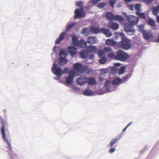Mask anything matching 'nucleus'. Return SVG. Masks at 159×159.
Here are the masks:
<instances>
[{"mask_svg":"<svg viewBox=\"0 0 159 159\" xmlns=\"http://www.w3.org/2000/svg\"><path fill=\"white\" fill-rule=\"evenodd\" d=\"M74 25L75 24L74 23L71 24L67 25L66 28V31H68L69 30H70L73 27Z\"/></svg>","mask_w":159,"mask_h":159,"instance_id":"nucleus-39","label":"nucleus"},{"mask_svg":"<svg viewBox=\"0 0 159 159\" xmlns=\"http://www.w3.org/2000/svg\"><path fill=\"white\" fill-rule=\"evenodd\" d=\"M132 123V122H130V123H129L127 125V126L125 128H124L123 129V131H122V132H125L126 130V129H127V128L128 127V126H129Z\"/></svg>","mask_w":159,"mask_h":159,"instance_id":"nucleus-47","label":"nucleus"},{"mask_svg":"<svg viewBox=\"0 0 159 159\" xmlns=\"http://www.w3.org/2000/svg\"><path fill=\"white\" fill-rule=\"evenodd\" d=\"M148 25L151 26L152 28H153L154 29L156 28V26L154 20L152 19H150L148 20Z\"/></svg>","mask_w":159,"mask_h":159,"instance_id":"nucleus-31","label":"nucleus"},{"mask_svg":"<svg viewBox=\"0 0 159 159\" xmlns=\"http://www.w3.org/2000/svg\"><path fill=\"white\" fill-rule=\"evenodd\" d=\"M65 35V32H62L59 35L58 39H56L55 41V43L56 44H59Z\"/></svg>","mask_w":159,"mask_h":159,"instance_id":"nucleus-22","label":"nucleus"},{"mask_svg":"<svg viewBox=\"0 0 159 159\" xmlns=\"http://www.w3.org/2000/svg\"><path fill=\"white\" fill-rule=\"evenodd\" d=\"M133 7L134 6L132 5H131L129 6V9L131 10H133Z\"/></svg>","mask_w":159,"mask_h":159,"instance_id":"nucleus-52","label":"nucleus"},{"mask_svg":"<svg viewBox=\"0 0 159 159\" xmlns=\"http://www.w3.org/2000/svg\"><path fill=\"white\" fill-rule=\"evenodd\" d=\"M90 32L92 34H98L101 32V29L97 27H94L89 28Z\"/></svg>","mask_w":159,"mask_h":159,"instance_id":"nucleus-18","label":"nucleus"},{"mask_svg":"<svg viewBox=\"0 0 159 159\" xmlns=\"http://www.w3.org/2000/svg\"><path fill=\"white\" fill-rule=\"evenodd\" d=\"M127 20L132 25H136L138 22V18L133 15H131L127 17Z\"/></svg>","mask_w":159,"mask_h":159,"instance_id":"nucleus-9","label":"nucleus"},{"mask_svg":"<svg viewBox=\"0 0 159 159\" xmlns=\"http://www.w3.org/2000/svg\"><path fill=\"white\" fill-rule=\"evenodd\" d=\"M105 53H110L112 52V48L110 47H105L103 49Z\"/></svg>","mask_w":159,"mask_h":159,"instance_id":"nucleus-34","label":"nucleus"},{"mask_svg":"<svg viewBox=\"0 0 159 159\" xmlns=\"http://www.w3.org/2000/svg\"><path fill=\"white\" fill-rule=\"evenodd\" d=\"M87 83L91 85H94L97 83L95 79L93 77L89 78L88 79H87Z\"/></svg>","mask_w":159,"mask_h":159,"instance_id":"nucleus-20","label":"nucleus"},{"mask_svg":"<svg viewBox=\"0 0 159 159\" xmlns=\"http://www.w3.org/2000/svg\"><path fill=\"white\" fill-rule=\"evenodd\" d=\"M80 55L82 59H85L88 57V54L87 51L84 50H82L80 52Z\"/></svg>","mask_w":159,"mask_h":159,"instance_id":"nucleus-21","label":"nucleus"},{"mask_svg":"<svg viewBox=\"0 0 159 159\" xmlns=\"http://www.w3.org/2000/svg\"><path fill=\"white\" fill-rule=\"evenodd\" d=\"M107 56L111 59L116 60V55H115L114 52L112 51L107 54Z\"/></svg>","mask_w":159,"mask_h":159,"instance_id":"nucleus-33","label":"nucleus"},{"mask_svg":"<svg viewBox=\"0 0 159 159\" xmlns=\"http://www.w3.org/2000/svg\"><path fill=\"white\" fill-rule=\"evenodd\" d=\"M140 5L139 4H136L134 8L137 11H139L140 9Z\"/></svg>","mask_w":159,"mask_h":159,"instance_id":"nucleus-43","label":"nucleus"},{"mask_svg":"<svg viewBox=\"0 0 159 159\" xmlns=\"http://www.w3.org/2000/svg\"><path fill=\"white\" fill-rule=\"evenodd\" d=\"M121 136L120 135L118 138H115L112 139L110 143V147H112L113 145L116 143L117 141L120 138Z\"/></svg>","mask_w":159,"mask_h":159,"instance_id":"nucleus-30","label":"nucleus"},{"mask_svg":"<svg viewBox=\"0 0 159 159\" xmlns=\"http://www.w3.org/2000/svg\"><path fill=\"white\" fill-rule=\"evenodd\" d=\"M110 82L109 80H107V81H106L105 82V83L104 84V86L105 87H107L108 86V85H109V84H110Z\"/></svg>","mask_w":159,"mask_h":159,"instance_id":"nucleus-46","label":"nucleus"},{"mask_svg":"<svg viewBox=\"0 0 159 159\" xmlns=\"http://www.w3.org/2000/svg\"><path fill=\"white\" fill-rule=\"evenodd\" d=\"M100 80L102 81L103 80V79L102 78H100Z\"/></svg>","mask_w":159,"mask_h":159,"instance_id":"nucleus-55","label":"nucleus"},{"mask_svg":"<svg viewBox=\"0 0 159 159\" xmlns=\"http://www.w3.org/2000/svg\"><path fill=\"white\" fill-rule=\"evenodd\" d=\"M107 26L109 28L114 30H117L119 28V25L118 24L112 21L109 22L107 25Z\"/></svg>","mask_w":159,"mask_h":159,"instance_id":"nucleus-12","label":"nucleus"},{"mask_svg":"<svg viewBox=\"0 0 159 159\" xmlns=\"http://www.w3.org/2000/svg\"><path fill=\"white\" fill-rule=\"evenodd\" d=\"M90 32L89 28H83L82 30V32L84 34H89Z\"/></svg>","mask_w":159,"mask_h":159,"instance_id":"nucleus-36","label":"nucleus"},{"mask_svg":"<svg viewBox=\"0 0 159 159\" xmlns=\"http://www.w3.org/2000/svg\"><path fill=\"white\" fill-rule=\"evenodd\" d=\"M105 44L107 45L115 46L116 45V43L115 41L113 40H111L110 39H108L106 40Z\"/></svg>","mask_w":159,"mask_h":159,"instance_id":"nucleus-19","label":"nucleus"},{"mask_svg":"<svg viewBox=\"0 0 159 159\" xmlns=\"http://www.w3.org/2000/svg\"><path fill=\"white\" fill-rule=\"evenodd\" d=\"M75 73L73 70H70L69 73V76L66 78V83L68 84H71L75 76Z\"/></svg>","mask_w":159,"mask_h":159,"instance_id":"nucleus-8","label":"nucleus"},{"mask_svg":"<svg viewBox=\"0 0 159 159\" xmlns=\"http://www.w3.org/2000/svg\"><path fill=\"white\" fill-rule=\"evenodd\" d=\"M4 111L5 112H6V110H4Z\"/></svg>","mask_w":159,"mask_h":159,"instance_id":"nucleus-56","label":"nucleus"},{"mask_svg":"<svg viewBox=\"0 0 159 159\" xmlns=\"http://www.w3.org/2000/svg\"><path fill=\"white\" fill-rule=\"evenodd\" d=\"M126 2H129L132 1L133 0H124Z\"/></svg>","mask_w":159,"mask_h":159,"instance_id":"nucleus-53","label":"nucleus"},{"mask_svg":"<svg viewBox=\"0 0 159 159\" xmlns=\"http://www.w3.org/2000/svg\"><path fill=\"white\" fill-rule=\"evenodd\" d=\"M87 45L86 42L83 39H81L79 41L78 43V46H79L81 48H85Z\"/></svg>","mask_w":159,"mask_h":159,"instance_id":"nucleus-24","label":"nucleus"},{"mask_svg":"<svg viewBox=\"0 0 159 159\" xmlns=\"http://www.w3.org/2000/svg\"><path fill=\"white\" fill-rule=\"evenodd\" d=\"M136 14L140 18H143L144 19L146 18L144 13H142L139 11H136L135 12Z\"/></svg>","mask_w":159,"mask_h":159,"instance_id":"nucleus-32","label":"nucleus"},{"mask_svg":"<svg viewBox=\"0 0 159 159\" xmlns=\"http://www.w3.org/2000/svg\"><path fill=\"white\" fill-rule=\"evenodd\" d=\"M87 50L90 52H95L97 50V48L95 46H90L87 47Z\"/></svg>","mask_w":159,"mask_h":159,"instance_id":"nucleus-29","label":"nucleus"},{"mask_svg":"<svg viewBox=\"0 0 159 159\" xmlns=\"http://www.w3.org/2000/svg\"><path fill=\"white\" fill-rule=\"evenodd\" d=\"M106 18L110 20H114L121 22L123 20L124 18L120 16L115 15L112 12H108L106 15Z\"/></svg>","mask_w":159,"mask_h":159,"instance_id":"nucleus-5","label":"nucleus"},{"mask_svg":"<svg viewBox=\"0 0 159 159\" xmlns=\"http://www.w3.org/2000/svg\"><path fill=\"white\" fill-rule=\"evenodd\" d=\"M152 11L154 15L157 16L159 13V9L157 6L153 7L152 8Z\"/></svg>","mask_w":159,"mask_h":159,"instance_id":"nucleus-26","label":"nucleus"},{"mask_svg":"<svg viewBox=\"0 0 159 159\" xmlns=\"http://www.w3.org/2000/svg\"><path fill=\"white\" fill-rule=\"evenodd\" d=\"M67 49L70 55L74 56L76 53V48L73 46H70L67 48Z\"/></svg>","mask_w":159,"mask_h":159,"instance_id":"nucleus-16","label":"nucleus"},{"mask_svg":"<svg viewBox=\"0 0 159 159\" xmlns=\"http://www.w3.org/2000/svg\"><path fill=\"white\" fill-rule=\"evenodd\" d=\"M56 47H54L53 48V51L54 52V51H55L56 50Z\"/></svg>","mask_w":159,"mask_h":159,"instance_id":"nucleus-54","label":"nucleus"},{"mask_svg":"<svg viewBox=\"0 0 159 159\" xmlns=\"http://www.w3.org/2000/svg\"><path fill=\"white\" fill-rule=\"evenodd\" d=\"M83 3L82 2L80 1L76 2L75 3V5L79 7H81L83 6Z\"/></svg>","mask_w":159,"mask_h":159,"instance_id":"nucleus-44","label":"nucleus"},{"mask_svg":"<svg viewBox=\"0 0 159 159\" xmlns=\"http://www.w3.org/2000/svg\"><path fill=\"white\" fill-rule=\"evenodd\" d=\"M58 66L56 63H54L52 68V72L57 77H60L63 74L62 70L60 67L57 68Z\"/></svg>","mask_w":159,"mask_h":159,"instance_id":"nucleus-7","label":"nucleus"},{"mask_svg":"<svg viewBox=\"0 0 159 159\" xmlns=\"http://www.w3.org/2000/svg\"><path fill=\"white\" fill-rule=\"evenodd\" d=\"M106 5V4L104 2H101L98 5V8L101 9L103 8Z\"/></svg>","mask_w":159,"mask_h":159,"instance_id":"nucleus-42","label":"nucleus"},{"mask_svg":"<svg viewBox=\"0 0 159 159\" xmlns=\"http://www.w3.org/2000/svg\"><path fill=\"white\" fill-rule=\"evenodd\" d=\"M114 65L116 66H120L121 64L120 63H114Z\"/></svg>","mask_w":159,"mask_h":159,"instance_id":"nucleus-50","label":"nucleus"},{"mask_svg":"<svg viewBox=\"0 0 159 159\" xmlns=\"http://www.w3.org/2000/svg\"><path fill=\"white\" fill-rule=\"evenodd\" d=\"M70 36L72 38V43L75 46H78L79 42L78 36L73 34H71Z\"/></svg>","mask_w":159,"mask_h":159,"instance_id":"nucleus-17","label":"nucleus"},{"mask_svg":"<svg viewBox=\"0 0 159 159\" xmlns=\"http://www.w3.org/2000/svg\"><path fill=\"white\" fill-rule=\"evenodd\" d=\"M144 38L146 40H148L152 38V34L149 32L145 31L143 30H141Z\"/></svg>","mask_w":159,"mask_h":159,"instance_id":"nucleus-13","label":"nucleus"},{"mask_svg":"<svg viewBox=\"0 0 159 159\" xmlns=\"http://www.w3.org/2000/svg\"><path fill=\"white\" fill-rule=\"evenodd\" d=\"M125 67L122 66L118 70V73L119 74L121 75L124 73L125 71Z\"/></svg>","mask_w":159,"mask_h":159,"instance_id":"nucleus-37","label":"nucleus"},{"mask_svg":"<svg viewBox=\"0 0 159 159\" xmlns=\"http://www.w3.org/2000/svg\"><path fill=\"white\" fill-rule=\"evenodd\" d=\"M107 59L105 57H101L99 62L101 64H104L106 63Z\"/></svg>","mask_w":159,"mask_h":159,"instance_id":"nucleus-38","label":"nucleus"},{"mask_svg":"<svg viewBox=\"0 0 159 159\" xmlns=\"http://www.w3.org/2000/svg\"><path fill=\"white\" fill-rule=\"evenodd\" d=\"M67 52L65 49H61L59 52V56L60 57H66L67 55Z\"/></svg>","mask_w":159,"mask_h":159,"instance_id":"nucleus-27","label":"nucleus"},{"mask_svg":"<svg viewBox=\"0 0 159 159\" xmlns=\"http://www.w3.org/2000/svg\"><path fill=\"white\" fill-rule=\"evenodd\" d=\"M94 57V55L93 54H91L89 55L88 57L89 59H92Z\"/></svg>","mask_w":159,"mask_h":159,"instance_id":"nucleus-48","label":"nucleus"},{"mask_svg":"<svg viewBox=\"0 0 159 159\" xmlns=\"http://www.w3.org/2000/svg\"><path fill=\"white\" fill-rule=\"evenodd\" d=\"M87 42L90 44H93L98 43L97 38L94 36L89 37L87 39Z\"/></svg>","mask_w":159,"mask_h":159,"instance_id":"nucleus-14","label":"nucleus"},{"mask_svg":"<svg viewBox=\"0 0 159 159\" xmlns=\"http://www.w3.org/2000/svg\"><path fill=\"white\" fill-rule=\"evenodd\" d=\"M87 77L84 76H81L76 80L77 84L80 85H84L87 83Z\"/></svg>","mask_w":159,"mask_h":159,"instance_id":"nucleus-10","label":"nucleus"},{"mask_svg":"<svg viewBox=\"0 0 159 159\" xmlns=\"http://www.w3.org/2000/svg\"><path fill=\"white\" fill-rule=\"evenodd\" d=\"M122 83L123 82H122V80L119 78L117 77L113 80L112 84L113 85H116Z\"/></svg>","mask_w":159,"mask_h":159,"instance_id":"nucleus-25","label":"nucleus"},{"mask_svg":"<svg viewBox=\"0 0 159 159\" xmlns=\"http://www.w3.org/2000/svg\"><path fill=\"white\" fill-rule=\"evenodd\" d=\"M130 76L131 75L129 74L126 75V76L123 77L122 80L123 81H122V82L123 83L124 82L127 80L130 77Z\"/></svg>","mask_w":159,"mask_h":159,"instance_id":"nucleus-40","label":"nucleus"},{"mask_svg":"<svg viewBox=\"0 0 159 159\" xmlns=\"http://www.w3.org/2000/svg\"><path fill=\"white\" fill-rule=\"evenodd\" d=\"M115 149L114 148L111 149L109 150V152L111 153H112L115 151Z\"/></svg>","mask_w":159,"mask_h":159,"instance_id":"nucleus-49","label":"nucleus"},{"mask_svg":"<svg viewBox=\"0 0 159 159\" xmlns=\"http://www.w3.org/2000/svg\"><path fill=\"white\" fill-rule=\"evenodd\" d=\"M80 7V11H81V12H85L83 10V6L81 7Z\"/></svg>","mask_w":159,"mask_h":159,"instance_id":"nucleus-51","label":"nucleus"},{"mask_svg":"<svg viewBox=\"0 0 159 159\" xmlns=\"http://www.w3.org/2000/svg\"><path fill=\"white\" fill-rule=\"evenodd\" d=\"M120 34L122 37L121 41L118 43V46L120 48L125 50L130 48L131 47L130 41L128 39L124 37V34L122 33Z\"/></svg>","mask_w":159,"mask_h":159,"instance_id":"nucleus-2","label":"nucleus"},{"mask_svg":"<svg viewBox=\"0 0 159 159\" xmlns=\"http://www.w3.org/2000/svg\"><path fill=\"white\" fill-rule=\"evenodd\" d=\"M75 15L74 16V18L75 19H77L84 17L86 15L85 12H82L80 11L79 9H76L74 12Z\"/></svg>","mask_w":159,"mask_h":159,"instance_id":"nucleus-11","label":"nucleus"},{"mask_svg":"<svg viewBox=\"0 0 159 159\" xmlns=\"http://www.w3.org/2000/svg\"><path fill=\"white\" fill-rule=\"evenodd\" d=\"M0 123L1 126V131L2 135V138L3 139L4 141L6 142L7 145L9 147V149L10 150H11V146L8 141L7 139H6L7 136L5 134V127H7V122L6 121L4 120L3 118L1 119Z\"/></svg>","mask_w":159,"mask_h":159,"instance_id":"nucleus-1","label":"nucleus"},{"mask_svg":"<svg viewBox=\"0 0 159 159\" xmlns=\"http://www.w3.org/2000/svg\"><path fill=\"white\" fill-rule=\"evenodd\" d=\"M73 69L78 72L83 73L87 70L88 67L80 63H76L74 64Z\"/></svg>","mask_w":159,"mask_h":159,"instance_id":"nucleus-4","label":"nucleus"},{"mask_svg":"<svg viewBox=\"0 0 159 159\" xmlns=\"http://www.w3.org/2000/svg\"><path fill=\"white\" fill-rule=\"evenodd\" d=\"M69 70V69L67 68H65L64 69L62 70V72H63V74L67 73Z\"/></svg>","mask_w":159,"mask_h":159,"instance_id":"nucleus-45","label":"nucleus"},{"mask_svg":"<svg viewBox=\"0 0 159 159\" xmlns=\"http://www.w3.org/2000/svg\"><path fill=\"white\" fill-rule=\"evenodd\" d=\"M83 93L85 95L92 96L93 94V93L92 90L89 89H86L83 91Z\"/></svg>","mask_w":159,"mask_h":159,"instance_id":"nucleus-28","label":"nucleus"},{"mask_svg":"<svg viewBox=\"0 0 159 159\" xmlns=\"http://www.w3.org/2000/svg\"><path fill=\"white\" fill-rule=\"evenodd\" d=\"M67 60L63 57H60L59 59L58 64L59 65L64 66L65 64L67 63Z\"/></svg>","mask_w":159,"mask_h":159,"instance_id":"nucleus-23","label":"nucleus"},{"mask_svg":"<svg viewBox=\"0 0 159 159\" xmlns=\"http://www.w3.org/2000/svg\"><path fill=\"white\" fill-rule=\"evenodd\" d=\"M98 54L99 57H105V54L103 50L99 51L98 52Z\"/></svg>","mask_w":159,"mask_h":159,"instance_id":"nucleus-35","label":"nucleus"},{"mask_svg":"<svg viewBox=\"0 0 159 159\" xmlns=\"http://www.w3.org/2000/svg\"><path fill=\"white\" fill-rule=\"evenodd\" d=\"M133 25L128 23L125 24L124 30L128 35H133L135 34V30L134 29Z\"/></svg>","mask_w":159,"mask_h":159,"instance_id":"nucleus-6","label":"nucleus"},{"mask_svg":"<svg viewBox=\"0 0 159 159\" xmlns=\"http://www.w3.org/2000/svg\"><path fill=\"white\" fill-rule=\"evenodd\" d=\"M129 57V55L121 50H119L116 52V58L117 60L125 61Z\"/></svg>","mask_w":159,"mask_h":159,"instance_id":"nucleus-3","label":"nucleus"},{"mask_svg":"<svg viewBox=\"0 0 159 159\" xmlns=\"http://www.w3.org/2000/svg\"><path fill=\"white\" fill-rule=\"evenodd\" d=\"M101 32L105 34L107 37H110L112 35V33L109 30L103 28H102L101 29Z\"/></svg>","mask_w":159,"mask_h":159,"instance_id":"nucleus-15","label":"nucleus"},{"mask_svg":"<svg viewBox=\"0 0 159 159\" xmlns=\"http://www.w3.org/2000/svg\"><path fill=\"white\" fill-rule=\"evenodd\" d=\"M110 6L113 8L114 4L115 3L116 1L115 0H110L108 1Z\"/></svg>","mask_w":159,"mask_h":159,"instance_id":"nucleus-41","label":"nucleus"}]
</instances>
